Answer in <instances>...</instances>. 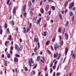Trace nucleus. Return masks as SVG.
I'll return each instance as SVG.
<instances>
[{"instance_id": "nucleus-1", "label": "nucleus", "mask_w": 76, "mask_h": 76, "mask_svg": "<svg viewBox=\"0 0 76 76\" xmlns=\"http://www.w3.org/2000/svg\"><path fill=\"white\" fill-rule=\"evenodd\" d=\"M15 47L16 50H17L19 51H22V49H23V47H22V46H21L19 47L18 46V45H15Z\"/></svg>"}, {"instance_id": "nucleus-2", "label": "nucleus", "mask_w": 76, "mask_h": 76, "mask_svg": "<svg viewBox=\"0 0 76 76\" xmlns=\"http://www.w3.org/2000/svg\"><path fill=\"white\" fill-rule=\"evenodd\" d=\"M74 2H72L71 3H70L69 4V9H72L73 6H74Z\"/></svg>"}, {"instance_id": "nucleus-3", "label": "nucleus", "mask_w": 76, "mask_h": 76, "mask_svg": "<svg viewBox=\"0 0 76 76\" xmlns=\"http://www.w3.org/2000/svg\"><path fill=\"white\" fill-rule=\"evenodd\" d=\"M64 36L65 37V38L66 40H68V39L69 38V35L66 32L64 34Z\"/></svg>"}, {"instance_id": "nucleus-4", "label": "nucleus", "mask_w": 76, "mask_h": 76, "mask_svg": "<svg viewBox=\"0 0 76 76\" xmlns=\"http://www.w3.org/2000/svg\"><path fill=\"white\" fill-rule=\"evenodd\" d=\"M59 45H55L54 47V48L56 51H57V50L58 49V48H59Z\"/></svg>"}, {"instance_id": "nucleus-5", "label": "nucleus", "mask_w": 76, "mask_h": 76, "mask_svg": "<svg viewBox=\"0 0 76 76\" xmlns=\"http://www.w3.org/2000/svg\"><path fill=\"white\" fill-rule=\"evenodd\" d=\"M57 61H56L55 62L54 64V66L53 67V70H55V69H56V65L57 64Z\"/></svg>"}, {"instance_id": "nucleus-6", "label": "nucleus", "mask_w": 76, "mask_h": 76, "mask_svg": "<svg viewBox=\"0 0 76 76\" xmlns=\"http://www.w3.org/2000/svg\"><path fill=\"white\" fill-rule=\"evenodd\" d=\"M68 50H69L68 48H66L65 50V56H67V53L68 52Z\"/></svg>"}, {"instance_id": "nucleus-7", "label": "nucleus", "mask_w": 76, "mask_h": 76, "mask_svg": "<svg viewBox=\"0 0 76 76\" xmlns=\"http://www.w3.org/2000/svg\"><path fill=\"white\" fill-rule=\"evenodd\" d=\"M16 7H14L12 12L13 14H15L16 13Z\"/></svg>"}, {"instance_id": "nucleus-8", "label": "nucleus", "mask_w": 76, "mask_h": 76, "mask_svg": "<svg viewBox=\"0 0 76 76\" xmlns=\"http://www.w3.org/2000/svg\"><path fill=\"white\" fill-rule=\"evenodd\" d=\"M41 18H39V19L37 20L36 22L37 24H39L40 23V22L41 20Z\"/></svg>"}, {"instance_id": "nucleus-9", "label": "nucleus", "mask_w": 76, "mask_h": 76, "mask_svg": "<svg viewBox=\"0 0 76 76\" xmlns=\"http://www.w3.org/2000/svg\"><path fill=\"white\" fill-rule=\"evenodd\" d=\"M58 53L56 52V53H54V55H53V57L54 58H57V56H58Z\"/></svg>"}, {"instance_id": "nucleus-10", "label": "nucleus", "mask_w": 76, "mask_h": 76, "mask_svg": "<svg viewBox=\"0 0 76 76\" xmlns=\"http://www.w3.org/2000/svg\"><path fill=\"white\" fill-rule=\"evenodd\" d=\"M49 7H50V6L48 4L46 6V8H45V10L46 11H47L49 9Z\"/></svg>"}, {"instance_id": "nucleus-11", "label": "nucleus", "mask_w": 76, "mask_h": 76, "mask_svg": "<svg viewBox=\"0 0 76 76\" xmlns=\"http://www.w3.org/2000/svg\"><path fill=\"white\" fill-rule=\"evenodd\" d=\"M39 41V39L38 38L35 37L34 39V42H38Z\"/></svg>"}, {"instance_id": "nucleus-12", "label": "nucleus", "mask_w": 76, "mask_h": 76, "mask_svg": "<svg viewBox=\"0 0 76 76\" xmlns=\"http://www.w3.org/2000/svg\"><path fill=\"white\" fill-rule=\"evenodd\" d=\"M29 63H31V64H33L34 62L33 61V59L32 58H31L30 59V60L29 61Z\"/></svg>"}, {"instance_id": "nucleus-13", "label": "nucleus", "mask_w": 76, "mask_h": 76, "mask_svg": "<svg viewBox=\"0 0 76 76\" xmlns=\"http://www.w3.org/2000/svg\"><path fill=\"white\" fill-rule=\"evenodd\" d=\"M73 58H76V54L74 53H73L72 55H71Z\"/></svg>"}, {"instance_id": "nucleus-14", "label": "nucleus", "mask_w": 76, "mask_h": 76, "mask_svg": "<svg viewBox=\"0 0 76 76\" xmlns=\"http://www.w3.org/2000/svg\"><path fill=\"white\" fill-rule=\"evenodd\" d=\"M14 62L15 63L16 62H18V58L15 57L14 58Z\"/></svg>"}, {"instance_id": "nucleus-15", "label": "nucleus", "mask_w": 76, "mask_h": 76, "mask_svg": "<svg viewBox=\"0 0 76 76\" xmlns=\"http://www.w3.org/2000/svg\"><path fill=\"white\" fill-rule=\"evenodd\" d=\"M10 43V42L9 41H6L5 43V46H7V44H9Z\"/></svg>"}, {"instance_id": "nucleus-16", "label": "nucleus", "mask_w": 76, "mask_h": 76, "mask_svg": "<svg viewBox=\"0 0 76 76\" xmlns=\"http://www.w3.org/2000/svg\"><path fill=\"white\" fill-rule=\"evenodd\" d=\"M26 5H24L23 7V12H25V10L26 9Z\"/></svg>"}, {"instance_id": "nucleus-17", "label": "nucleus", "mask_w": 76, "mask_h": 76, "mask_svg": "<svg viewBox=\"0 0 76 76\" xmlns=\"http://www.w3.org/2000/svg\"><path fill=\"white\" fill-rule=\"evenodd\" d=\"M50 42L51 41H50V40H48L47 41L46 43V45H48L49 44H50Z\"/></svg>"}, {"instance_id": "nucleus-18", "label": "nucleus", "mask_w": 76, "mask_h": 76, "mask_svg": "<svg viewBox=\"0 0 76 76\" xmlns=\"http://www.w3.org/2000/svg\"><path fill=\"white\" fill-rule=\"evenodd\" d=\"M4 63L5 66H7V61L6 60H4Z\"/></svg>"}, {"instance_id": "nucleus-19", "label": "nucleus", "mask_w": 76, "mask_h": 76, "mask_svg": "<svg viewBox=\"0 0 76 76\" xmlns=\"http://www.w3.org/2000/svg\"><path fill=\"white\" fill-rule=\"evenodd\" d=\"M7 40H9L10 41L11 39H12V36L11 35H10L9 36V38L7 39Z\"/></svg>"}, {"instance_id": "nucleus-20", "label": "nucleus", "mask_w": 76, "mask_h": 76, "mask_svg": "<svg viewBox=\"0 0 76 76\" xmlns=\"http://www.w3.org/2000/svg\"><path fill=\"white\" fill-rule=\"evenodd\" d=\"M40 12L42 13H44V9L43 8H41L40 9Z\"/></svg>"}, {"instance_id": "nucleus-21", "label": "nucleus", "mask_w": 76, "mask_h": 76, "mask_svg": "<svg viewBox=\"0 0 76 76\" xmlns=\"http://www.w3.org/2000/svg\"><path fill=\"white\" fill-rule=\"evenodd\" d=\"M30 15L31 16H32V15H33V12H32V11H30L29 12Z\"/></svg>"}, {"instance_id": "nucleus-22", "label": "nucleus", "mask_w": 76, "mask_h": 76, "mask_svg": "<svg viewBox=\"0 0 76 76\" xmlns=\"http://www.w3.org/2000/svg\"><path fill=\"white\" fill-rule=\"evenodd\" d=\"M58 32L59 33L61 32V27H59V28L58 29Z\"/></svg>"}, {"instance_id": "nucleus-23", "label": "nucleus", "mask_w": 76, "mask_h": 76, "mask_svg": "<svg viewBox=\"0 0 76 76\" xmlns=\"http://www.w3.org/2000/svg\"><path fill=\"white\" fill-rule=\"evenodd\" d=\"M37 46H36L34 49V52H37Z\"/></svg>"}, {"instance_id": "nucleus-24", "label": "nucleus", "mask_w": 76, "mask_h": 76, "mask_svg": "<svg viewBox=\"0 0 76 76\" xmlns=\"http://www.w3.org/2000/svg\"><path fill=\"white\" fill-rule=\"evenodd\" d=\"M69 3V2H68V1H66V2L65 3V4L64 5V6L66 7L67 6V5L68 4V3Z\"/></svg>"}, {"instance_id": "nucleus-25", "label": "nucleus", "mask_w": 76, "mask_h": 76, "mask_svg": "<svg viewBox=\"0 0 76 76\" xmlns=\"http://www.w3.org/2000/svg\"><path fill=\"white\" fill-rule=\"evenodd\" d=\"M61 75V73L60 72H57L56 74V76H60Z\"/></svg>"}, {"instance_id": "nucleus-26", "label": "nucleus", "mask_w": 76, "mask_h": 76, "mask_svg": "<svg viewBox=\"0 0 76 76\" xmlns=\"http://www.w3.org/2000/svg\"><path fill=\"white\" fill-rule=\"evenodd\" d=\"M61 56V53H59L58 55L57 60H59V59H60V58Z\"/></svg>"}, {"instance_id": "nucleus-27", "label": "nucleus", "mask_w": 76, "mask_h": 76, "mask_svg": "<svg viewBox=\"0 0 76 76\" xmlns=\"http://www.w3.org/2000/svg\"><path fill=\"white\" fill-rule=\"evenodd\" d=\"M55 7H56L55 6H52L51 7V8L53 9V10H55Z\"/></svg>"}, {"instance_id": "nucleus-28", "label": "nucleus", "mask_w": 76, "mask_h": 76, "mask_svg": "<svg viewBox=\"0 0 76 76\" xmlns=\"http://www.w3.org/2000/svg\"><path fill=\"white\" fill-rule=\"evenodd\" d=\"M59 17L60 18V19H61V20H62V15H61V14H60L59 15Z\"/></svg>"}, {"instance_id": "nucleus-29", "label": "nucleus", "mask_w": 76, "mask_h": 76, "mask_svg": "<svg viewBox=\"0 0 76 76\" xmlns=\"http://www.w3.org/2000/svg\"><path fill=\"white\" fill-rule=\"evenodd\" d=\"M47 35V33H46V31H44L43 32V36L44 37H45Z\"/></svg>"}, {"instance_id": "nucleus-30", "label": "nucleus", "mask_w": 76, "mask_h": 76, "mask_svg": "<svg viewBox=\"0 0 76 76\" xmlns=\"http://www.w3.org/2000/svg\"><path fill=\"white\" fill-rule=\"evenodd\" d=\"M69 15L70 16H72V15H73V12H70L69 13Z\"/></svg>"}, {"instance_id": "nucleus-31", "label": "nucleus", "mask_w": 76, "mask_h": 76, "mask_svg": "<svg viewBox=\"0 0 76 76\" xmlns=\"http://www.w3.org/2000/svg\"><path fill=\"white\" fill-rule=\"evenodd\" d=\"M55 40H56V37H53V38L52 39L53 42H54Z\"/></svg>"}, {"instance_id": "nucleus-32", "label": "nucleus", "mask_w": 76, "mask_h": 76, "mask_svg": "<svg viewBox=\"0 0 76 76\" xmlns=\"http://www.w3.org/2000/svg\"><path fill=\"white\" fill-rule=\"evenodd\" d=\"M68 25H69V21H67L66 22V23L65 25V26H67Z\"/></svg>"}, {"instance_id": "nucleus-33", "label": "nucleus", "mask_w": 76, "mask_h": 76, "mask_svg": "<svg viewBox=\"0 0 76 76\" xmlns=\"http://www.w3.org/2000/svg\"><path fill=\"white\" fill-rule=\"evenodd\" d=\"M37 45L38 46V48H40V44L39 43V42H38L37 43Z\"/></svg>"}, {"instance_id": "nucleus-34", "label": "nucleus", "mask_w": 76, "mask_h": 76, "mask_svg": "<svg viewBox=\"0 0 76 76\" xmlns=\"http://www.w3.org/2000/svg\"><path fill=\"white\" fill-rule=\"evenodd\" d=\"M4 26L5 28H7V24L6 23H5Z\"/></svg>"}, {"instance_id": "nucleus-35", "label": "nucleus", "mask_w": 76, "mask_h": 76, "mask_svg": "<svg viewBox=\"0 0 76 76\" xmlns=\"http://www.w3.org/2000/svg\"><path fill=\"white\" fill-rule=\"evenodd\" d=\"M7 34H10V31H9V28H8L7 29Z\"/></svg>"}, {"instance_id": "nucleus-36", "label": "nucleus", "mask_w": 76, "mask_h": 76, "mask_svg": "<svg viewBox=\"0 0 76 76\" xmlns=\"http://www.w3.org/2000/svg\"><path fill=\"white\" fill-rule=\"evenodd\" d=\"M24 28V31H23V32L24 33H26V28L25 27H23Z\"/></svg>"}, {"instance_id": "nucleus-37", "label": "nucleus", "mask_w": 76, "mask_h": 76, "mask_svg": "<svg viewBox=\"0 0 76 76\" xmlns=\"http://www.w3.org/2000/svg\"><path fill=\"white\" fill-rule=\"evenodd\" d=\"M37 64H36L33 67V69H36V68H37Z\"/></svg>"}, {"instance_id": "nucleus-38", "label": "nucleus", "mask_w": 76, "mask_h": 76, "mask_svg": "<svg viewBox=\"0 0 76 76\" xmlns=\"http://www.w3.org/2000/svg\"><path fill=\"white\" fill-rule=\"evenodd\" d=\"M37 17H36L34 18V19H33V20H34L35 21V22H36V21L37 20Z\"/></svg>"}, {"instance_id": "nucleus-39", "label": "nucleus", "mask_w": 76, "mask_h": 76, "mask_svg": "<svg viewBox=\"0 0 76 76\" xmlns=\"http://www.w3.org/2000/svg\"><path fill=\"white\" fill-rule=\"evenodd\" d=\"M15 56L16 57H20V55L18 54H15Z\"/></svg>"}, {"instance_id": "nucleus-40", "label": "nucleus", "mask_w": 76, "mask_h": 76, "mask_svg": "<svg viewBox=\"0 0 76 76\" xmlns=\"http://www.w3.org/2000/svg\"><path fill=\"white\" fill-rule=\"evenodd\" d=\"M28 4H29V6H31V5H32V4H31V1H29L28 2Z\"/></svg>"}, {"instance_id": "nucleus-41", "label": "nucleus", "mask_w": 76, "mask_h": 76, "mask_svg": "<svg viewBox=\"0 0 76 76\" xmlns=\"http://www.w3.org/2000/svg\"><path fill=\"white\" fill-rule=\"evenodd\" d=\"M60 45L61 46L63 45V41H61L60 42Z\"/></svg>"}, {"instance_id": "nucleus-42", "label": "nucleus", "mask_w": 76, "mask_h": 76, "mask_svg": "<svg viewBox=\"0 0 76 76\" xmlns=\"http://www.w3.org/2000/svg\"><path fill=\"white\" fill-rule=\"evenodd\" d=\"M10 2V0H8L7 1V4L8 5H9V2Z\"/></svg>"}, {"instance_id": "nucleus-43", "label": "nucleus", "mask_w": 76, "mask_h": 76, "mask_svg": "<svg viewBox=\"0 0 76 76\" xmlns=\"http://www.w3.org/2000/svg\"><path fill=\"white\" fill-rule=\"evenodd\" d=\"M37 59L38 61H39V59H40V56H38L37 58Z\"/></svg>"}, {"instance_id": "nucleus-44", "label": "nucleus", "mask_w": 76, "mask_h": 76, "mask_svg": "<svg viewBox=\"0 0 76 76\" xmlns=\"http://www.w3.org/2000/svg\"><path fill=\"white\" fill-rule=\"evenodd\" d=\"M58 37L59 38V41H61V36L59 35Z\"/></svg>"}, {"instance_id": "nucleus-45", "label": "nucleus", "mask_w": 76, "mask_h": 76, "mask_svg": "<svg viewBox=\"0 0 76 76\" xmlns=\"http://www.w3.org/2000/svg\"><path fill=\"white\" fill-rule=\"evenodd\" d=\"M7 57H8V58H10V54H7Z\"/></svg>"}, {"instance_id": "nucleus-46", "label": "nucleus", "mask_w": 76, "mask_h": 76, "mask_svg": "<svg viewBox=\"0 0 76 76\" xmlns=\"http://www.w3.org/2000/svg\"><path fill=\"white\" fill-rule=\"evenodd\" d=\"M2 33H3V30H0V34H1V35Z\"/></svg>"}, {"instance_id": "nucleus-47", "label": "nucleus", "mask_w": 76, "mask_h": 76, "mask_svg": "<svg viewBox=\"0 0 76 76\" xmlns=\"http://www.w3.org/2000/svg\"><path fill=\"white\" fill-rule=\"evenodd\" d=\"M31 27H32V23H30L29 28H31Z\"/></svg>"}, {"instance_id": "nucleus-48", "label": "nucleus", "mask_w": 76, "mask_h": 76, "mask_svg": "<svg viewBox=\"0 0 76 76\" xmlns=\"http://www.w3.org/2000/svg\"><path fill=\"white\" fill-rule=\"evenodd\" d=\"M64 31H62V34H64L65 32V28H64Z\"/></svg>"}, {"instance_id": "nucleus-49", "label": "nucleus", "mask_w": 76, "mask_h": 76, "mask_svg": "<svg viewBox=\"0 0 76 76\" xmlns=\"http://www.w3.org/2000/svg\"><path fill=\"white\" fill-rule=\"evenodd\" d=\"M53 62H51L50 64V67H53Z\"/></svg>"}, {"instance_id": "nucleus-50", "label": "nucleus", "mask_w": 76, "mask_h": 76, "mask_svg": "<svg viewBox=\"0 0 76 76\" xmlns=\"http://www.w3.org/2000/svg\"><path fill=\"white\" fill-rule=\"evenodd\" d=\"M42 1H41L39 3L40 6H42Z\"/></svg>"}, {"instance_id": "nucleus-51", "label": "nucleus", "mask_w": 76, "mask_h": 76, "mask_svg": "<svg viewBox=\"0 0 76 76\" xmlns=\"http://www.w3.org/2000/svg\"><path fill=\"white\" fill-rule=\"evenodd\" d=\"M66 57H65L64 59L63 63H64V62H65V61H66Z\"/></svg>"}, {"instance_id": "nucleus-52", "label": "nucleus", "mask_w": 76, "mask_h": 76, "mask_svg": "<svg viewBox=\"0 0 76 76\" xmlns=\"http://www.w3.org/2000/svg\"><path fill=\"white\" fill-rule=\"evenodd\" d=\"M51 11H49L48 12V13H49V15H51Z\"/></svg>"}, {"instance_id": "nucleus-53", "label": "nucleus", "mask_w": 76, "mask_h": 76, "mask_svg": "<svg viewBox=\"0 0 76 76\" xmlns=\"http://www.w3.org/2000/svg\"><path fill=\"white\" fill-rule=\"evenodd\" d=\"M68 11V10L67 9H66L65 10V13H66Z\"/></svg>"}, {"instance_id": "nucleus-54", "label": "nucleus", "mask_w": 76, "mask_h": 76, "mask_svg": "<svg viewBox=\"0 0 76 76\" xmlns=\"http://www.w3.org/2000/svg\"><path fill=\"white\" fill-rule=\"evenodd\" d=\"M10 49L11 50H13V47L12 46H11L10 48Z\"/></svg>"}, {"instance_id": "nucleus-55", "label": "nucleus", "mask_w": 76, "mask_h": 76, "mask_svg": "<svg viewBox=\"0 0 76 76\" xmlns=\"http://www.w3.org/2000/svg\"><path fill=\"white\" fill-rule=\"evenodd\" d=\"M53 72V69L52 68H51L50 70V73H51Z\"/></svg>"}, {"instance_id": "nucleus-56", "label": "nucleus", "mask_w": 76, "mask_h": 76, "mask_svg": "<svg viewBox=\"0 0 76 76\" xmlns=\"http://www.w3.org/2000/svg\"><path fill=\"white\" fill-rule=\"evenodd\" d=\"M53 76H56V72H54L53 73Z\"/></svg>"}, {"instance_id": "nucleus-57", "label": "nucleus", "mask_w": 76, "mask_h": 76, "mask_svg": "<svg viewBox=\"0 0 76 76\" xmlns=\"http://www.w3.org/2000/svg\"><path fill=\"white\" fill-rule=\"evenodd\" d=\"M12 25H15V23H14V21H12Z\"/></svg>"}, {"instance_id": "nucleus-58", "label": "nucleus", "mask_w": 76, "mask_h": 76, "mask_svg": "<svg viewBox=\"0 0 76 76\" xmlns=\"http://www.w3.org/2000/svg\"><path fill=\"white\" fill-rule=\"evenodd\" d=\"M47 19L48 21V20H50V18L49 17H47Z\"/></svg>"}, {"instance_id": "nucleus-59", "label": "nucleus", "mask_w": 76, "mask_h": 76, "mask_svg": "<svg viewBox=\"0 0 76 76\" xmlns=\"http://www.w3.org/2000/svg\"><path fill=\"white\" fill-rule=\"evenodd\" d=\"M30 30V28H28L27 29V32H28Z\"/></svg>"}, {"instance_id": "nucleus-60", "label": "nucleus", "mask_w": 76, "mask_h": 76, "mask_svg": "<svg viewBox=\"0 0 76 76\" xmlns=\"http://www.w3.org/2000/svg\"><path fill=\"white\" fill-rule=\"evenodd\" d=\"M19 41H20V42H22V40L21 38H20L19 39Z\"/></svg>"}, {"instance_id": "nucleus-61", "label": "nucleus", "mask_w": 76, "mask_h": 76, "mask_svg": "<svg viewBox=\"0 0 76 76\" xmlns=\"http://www.w3.org/2000/svg\"><path fill=\"white\" fill-rule=\"evenodd\" d=\"M45 71H47V67H45Z\"/></svg>"}, {"instance_id": "nucleus-62", "label": "nucleus", "mask_w": 76, "mask_h": 76, "mask_svg": "<svg viewBox=\"0 0 76 76\" xmlns=\"http://www.w3.org/2000/svg\"><path fill=\"white\" fill-rule=\"evenodd\" d=\"M72 75V73H69V76H71Z\"/></svg>"}, {"instance_id": "nucleus-63", "label": "nucleus", "mask_w": 76, "mask_h": 76, "mask_svg": "<svg viewBox=\"0 0 76 76\" xmlns=\"http://www.w3.org/2000/svg\"><path fill=\"white\" fill-rule=\"evenodd\" d=\"M26 12H25L24 13V17H26Z\"/></svg>"}, {"instance_id": "nucleus-64", "label": "nucleus", "mask_w": 76, "mask_h": 76, "mask_svg": "<svg viewBox=\"0 0 76 76\" xmlns=\"http://www.w3.org/2000/svg\"><path fill=\"white\" fill-rule=\"evenodd\" d=\"M53 20H50V22L51 23H53Z\"/></svg>"}]
</instances>
